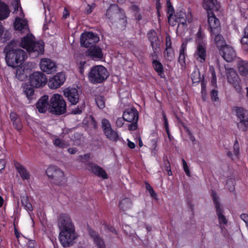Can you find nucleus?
Instances as JSON below:
<instances>
[{"mask_svg":"<svg viewBox=\"0 0 248 248\" xmlns=\"http://www.w3.org/2000/svg\"><path fill=\"white\" fill-rule=\"evenodd\" d=\"M199 38L195 50L193 54L194 59L198 62L204 63L206 61L207 57V51L205 41L203 40V37L200 38V33L197 34Z\"/></svg>","mask_w":248,"mask_h":248,"instance_id":"9","label":"nucleus"},{"mask_svg":"<svg viewBox=\"0 0 248 248\" xmlns=\"http://www.w3.org/2000/svg\"><path fill=\"white\" fill-rule=\"evenodd\" d=\"M13 124L17 131H20L22 128V124L20 119L13 122Z\"/></svg>","mask_w":248,"mask_h":248,"instance_id":"43","label":"nucleus"},{"mask_svg":"<svg viewBox=\"0 0 248 248\" xmlns=\"http://www.w3.org/2000/svg\"><path fill=\"white\" fill-rule=\"evenodd\" d=\"M76 149L74 148H70L68 149V152L71 154H74L76 152Z\"/></svg>","mask_w":248,"mask_h":248,"instance_id":"62","label":"nucleus"},{"mask_svg":"<svg viewBox=\"0 0 248 248\" xmlns=\"http://www.w3.org/2000/svg\"><path fill=\"white\" fill-rule=\"evenodd\" d=\"M10 117L12 123L20 119L18 115L13 112L10 113Z\"/></svg>","mask_w":248,"mask_h":248,"instance_id":"51","label":"nucleus"},{"mask_svg":"<svg viewBox=\"0 0 248 248\" xmlns=\"http://www.w3.org/2000/svg\"><path fill=\"white\" fill-rule=\"evenodd\" d=\"M106 16L108 18L113 19V18H120L122 20L123 23L126 22L125 16L122 10H120L118 5L116 4L111 5L107 9Z\"/></svg>","mask_w":248,"mask_h":248,"instance_id":"15","label":"nucleus"},{"mask_svg":"<svg viewBox=\"0 0 248 248\" xmlns=\"http://www.w3.org/2000/svg\"><path fill=\"white\" fill-rule=\"evenodd\" d=\"M70 13L69 11L65 8L63 12L62 17L63 18L66 19L69 16Z\"/></svg>","mask_w":248,"mask_h":248,"instance_id":"54","label":"nucleus"},{"mask_svg":"<svg viewBox=\"0 0 248 248\" xmlns=\"http://www.w3.org/2000/svg\"><path fill=\"white\" fill-rule=\"evenodd\" d=\"M94 7V5L93 4L92 5H88L86 9V13L88 14L91 13Z\"/></svg>","mask_w":248,"mask_h":248,"instance_id":"53","label":"nucleus"},{"mask_svg":"<svg viewBox=\"0 0 248 248\" xmlns=\"http://www.w3.org/2000/svg\"><path fill=\"white\" fill-rule=\"evenodd\" d=\"M153 66L158 74L161 76L163 72V67L161 63L157 60H155L153 62Z\"/></svg>","mask_w":248,"mask_h":248,"instance_id":"37","label":"nucleus"},{"mask_svg":"<svg viewBox=\"0 0 248 248\" xmlns=\"http://www.w3.org/2000/svg\"><path fill=\"white\" fill-rule=\"evenodd\" d=\"M5 166V162L3 160H0V171L2 170Z\"/></svg>","mask_w":248,"mask_h":248,"instance_id":"56","label":"nucleus"},{"mask_svg":"<svg viewBox=\"0 0 248 248\" xmlns=\"http://www.w3.org/2000/svg\"><path fill=\"white\" fill-rule=\"evenodd\" d=\"M137 128V125L135 124H133L129 126V129L130 130H134Z\"/></svg>","mask_w":248,"mask_h":248,"instance_id":"60","label":"nucleus"},{"mask_svg":"<svg viewBox=\"0 0 248 248\" xmlns=\"http://www.w3.org/2000/svg\"><path fill=\"white\" fill-rule=\"evenodd\" d=\"M63 94L72 105H76L79 100V92L75 88H67L63 90Z\"/></svg>","mask_w":248,"mask_h":248,"instance_id":"19","label":"nucleus"},{"mask_svg":"<svg viewBox=\"0 0 248 248\" xmlns=\"http://www.w3.org/2000/svg\"><path fill=\"white\" fill-rule=\"evenodd\" d=\"M148 39L151 43L152 48L155 52L159 47V41L156 32L154 30H150L147 33Z\"/></svg>","mask_w":248,"mask_h":248,"instance_id":"24","label":"nucleus"},{"mask_svg":"<svg viewBox=\"0 0 248 248\" xmlns=\"http://www.w3.org/2000/svg\"><path fill=\"white\" fill-rule=\"evenodd\" d=\"M31 85H28L27 83H24L23 85V91L24 94L29 100H31L33 98L34 89Z\"/></svg>","mask_w":248,"mask_h":248,"instance_id":"29","label":"nucleus"},{"mask_svg":"<svg viewBox=\"0 0 248 248\" xmlns=\"http://www.w3.org/2000/svg\"><path fill=\"white\" fill-rule=\"evenodd\" d=\"M215 42L220 54L226 62H231L235 59L236 57L235 50L232 46L226 44L221 35H216Z\"/></svg>","mask_w":248,"mask_h":248,"instance_id":"6","label":"nucleus"},{"mask_svg":"<svg viewBox=\"0 0 248 248\" xmlns=\"http://www.w3.org/2000/svg\"><path fill=\"white\" fill-rule=\"evenodd\" d=\"M241 43L242 45L243 46L244 48L248 49V37L247 36H243Z\"/></svg>","mask_w":248,"mask_h":248,"instance_id":"47","label":"nucleus"},{"mask_svg":"<svg viewBox=\"0 0 248 248\" xmlns=\"http://www.w3.org/2000/svg\"><path fill=\"white\" fill-rule=\"evenodd\" d=\"M211 96L212 100L216 101L218 99L217 92L215 90H213L211 93Z\"/></svg>","mask_w":248,"mask_h":248,"instance_id":"50","label":"nucleus"},{"mask_svg":"<svg viewBox=\"0 0 248 248\" xmlns=\"http://www.w3.org/2000/svg\"><path fill=\"white\" fill-rule=\"evenodd\" d=\"M166 48H172L170 38L169 36L166 38Z\"/></svg>","mask_w":248,"mask_h":248,"instance_id":"52","label":"nucleus"},{"mask_svg":"<svg viewBox=\"0 0 248 248\" xmlns=\"http://www.w3.org/2000/svg\"><path fill=\"white\" fill-rule=\"evenodd\" d=\"M31 71L30 64L25 63L17 69L16 77L19 80H23L27 77L28 74Z\"/></svg>","mask_w":248,"mask_h":248,"instance_id":"23","label":"nucleus"},{"mask_svg":"<svg viewBox=\"0 0 248 248\" xmlns=\"http://www.w3.org/2000/svg\"><path fill=\"white\" fill-rule=\"evenodd\" d=\"M191 79L194 83H197L201 80L200 72L198 71H194L191 74Z\"/></svg>","mask_w":248,"mask_h":248,"instance_id":"41","label":"nucleus"},{"mask_svg":"<svg viewBox=\"0 0 248 248\" xmlns=\"http://www.w3.org/2000/svg\"><path fill=\"white\" fill-rule=\"evenodd\" d=\"M29 81L31 86L39 88L46 85L47 82V78L43 73L35 72L30 76Z\"/></svg>","mask_w":248,"mask_h":248,"instance_id":"12","label":"nucleus"},{"mask_svg":"<svg viewBox=\"0 0 248 248\" xmlns=\"http://www.w3.org/2000/svg\"><path fill=\"white\" fill-rule=\"evenodd\" d=\"M233 154H232L231 152L228 153V155L232 159H234L235 158H238L239 154V144L237 140H235L233 147Z\"/></svg>","mask_w":248,"mask_h":248,"instance_id":"34","label":"nucleus"},{"mask_svg":"<svg viewBox=\"0 0 248 248\" xmlns=\"http://www.w3.org/2000/svg\"><path fill=\"white\" fill-rule=\"evenodd\" d=\"M41 70L47 74H51L57 70L56 63L51 60L47 58H43L40 62Z\"/></svg>","mask_w":248,"mask_h":248,"instance_id":"16","label":"nucleus"},{"mask_svg":"<svg viewBox=\"0 0 248 248\" xmlns=\"http://www.w3.org/2000/svg\"><path fill=\"white\" fill-rule=\"evenodd\" d=\"M238 68L241 75L246 76L248 74V62H247L242 60L239 61Z\"/></svg>","mask_w":248,"mask_h":248,"instance_id":"31","label":"nucleus"},{"mask_svg":"<svg viewBox=\"0 0 248 248\" xmlns=\"http://www.w3.org/2000/svg\"><path fill=\"white\" fill-rule=\"evenodd\" d=\"M124 121L125 120L124 119L123 116V118H118L116 122L117 126L121 127L124 125Z\"/></svg>","mask_w":248,"mask_h":248,"instance_id":"49","label":"nucleus"},{"mask_svg":"<svg viewBox=\"0 0 248 248\" xmlns=\"http://www.w3.org/2000/svg\"><path fill=\"white\" fill-rule=\"evenodd\" d=\"M163 119L164 120V124H165V128L166 129L169 128V124H168V122L167 121V117H166L165 114L164 113L163 114Z\"/></svg>","mask_w":248,"mask_h":248,"instance_id":"57","label":"nucleus"},{"mask_svg":"<svg viewBox=\"0 0 248 248\" xmlns=\"http://www.w3.org/2000/svg\"><path fill=\"white\" fill-rule=\"evenodd\" d=\"M187 44L184 42L181 46L179 52V56L178 57V62L180 63L181 68L184 69L186 67V53Z\"/></svg>","mask_w":248,"mask_h":248,"instance_id":"27","label":"nucleus"},{"mask_svg":"<svg viewBox=\"0 0 248 248\" xmlns=\"http://www.w3.org/2000/svg\"><path fill=\"white\" fill-rule=\"evenodd\" d=\"M138 140H139V146L140 147H142L143 146V143H142V140L140 137L138 138Z\"/></svg>","mask_w":248,"mask_h":248,"instance_id":"64","label":"nucleus"},{"mask_svg":"<svg viewBox=\"0 0 248 248\" xmlns=\"http://www.w3.org/2000/svg\"><path fill=\"white\" fill-rule=\"evenodd\" d=\"M146 188L149 191L151 196L155 198L156 197V193L153 189V187L150 186V185L147 183H146Z\"/></svg>","mask_w":248,"mask_h":248,"instance_id":"42","label":"nucleus"},{"mask_svg":"<svg viewBox=\"0 0 248 248\" xmlns=\"http://www.w3.org/2000/svg\"><path fill=\"white\" fill-rule=\"evenodd\" d=\"M123 115L125 121L128 122H137L139 117L138 112L134 108L126 109Z\"/></svg>","mask_w":248,"mask_h":248,"instance_id":"22","label":"nucleus"},{"mask_svg":"<svg viewBox=\"0 0 248 248\" xmlns=\"http://www.w3.org/2000/svg\"><path fill=\"white\" fill-rule=\"evenodd\" d=\"M203 7L207 12L211 10L217 11L220 7L217 0H203Z\"/></svg>","mask_w":248,"mask_h":248,"instance_id":"28","label":"nucleus"},{"mask_svg":"<svg viewBox=\"0 0 248 248\" xmlns=\"http://www.w3.org/2000/svg\"><path fill=\"white\" fill-rule=\"evenodd\" d=\"M233 111L239 120L237 126L239 129L242 131H246L248 125V116H247V111L243 108L241 107H234Z\"/></svg>","mask_w":248,"mask_h":248,"instance_id":"10","label":"nucleus"},{"mask_svg":"<svg viewBox=\"0 0 248 248\" xmlns=\"http://www.w3.org/2000/svg\"><path fill=\"white\" fill-rule=\"evenodd\" d=\"M82 108L81 107L79 108L78 107L75 110H72V113L74 114H79L82 112Z\"/></svg>","mask_w":248,"mask_h":248,"instance_id":"55","label":"nucleus"},{"mask_svg":"<svg viewBox=\"0 0 248 248\" xmlns=\"http://www.w3.org/2000/svg\"><path fill=\"white\" fill-rule=\"evenodd\" d=\"M104 133L106 137L110 140L116 141L120 140V137L118 133L113 130L112 127Z\"/></svg>","mask_w":248,"mask_h":248,"instance_id":"30","label":"nucleus"},{"mask_svg":"<svg viewBox=\"0 0 248 248\" xmlns=\"http://www.w3.org/2000/svg\"><path fill=\"white\" fill-rule=\"evenodd\" d=\"M16 41H12L8 44L4 49L5 60L9 66L15 68L21 65L26 59V53L18 47Z\"/></svg>","mask_w":248,"mask_h":248,"instance_id":"2","label":"nucleus"},{"mask_svg":"<svg viewBox=\"0 0 248 248\" xmlns=\"http://www.w3.org/2000/svg\"><path fill=\"white\" fill-rule=\"evenodd\" d=\"M95 99L96 104L99 108L103 109L105 107V100L103 96L96 95Z\"/></svg>","mask_w":248,"mask_h":248,"instance_id":"38","label":"nucleus"},{"mask_svg":"<svg viewBox=\"0 0 248 248\" xmlns=\"http://www.w3.org/2000/svg\"><path fill=\"white\" fill-rule=\"evenodd\" d=\"M209 70L212 74V82L213 84H216V81H217V78H216V73L215 72L214 68L213 66H210Z\"/></svg>","mask_w":248,"mask_h":248,"instance_id":"46","label":"nucleus"},{"mask_svg":"<svg viewBox=\"0 0 248 248\" xmlns=\"http://www.w3.org/2000/svg\"><path fill=\"white\" fill-rule=\"evenodd\" d=\"M16 169L23 180H28L30 178L29 173L25 168L21 164L16 165Z\"/></svg>","mask_w":248,"mask_h":248,"instance_id":"32","label":"nucleus"},{"mask_svg":"<svg viewBox=\"0 0 248 248\" xmlns=\"http://www.w3.org/2000/svg\"><path fill=\"white\" fill-rule=\"evenodd\" d=\"M87 53L88 56L94 61H99L103 58L102 49L97 46H94L89 48Z\"/></svg>","mask_w":248,"mask_h":248,"instance_id":"21","label":"nucleus"},{"mask_svg":"<svg viewBox=\"0 0 248 248\" xmlns=\"http://www.w3.org/2000/svg\"><path fill=\"white\" fill-rule=\"evenodd\" d=\"M14 13L16 15L14 27L16 31L21 33H28L29 31L28 21L24 18V14L20 5L19 0H15L13 3Z\"/></svg>","mask_w":248,"mask_h":248,"instance_id":"5","label":"nucleus"},{"mask_svg":"<svg viewBox=\"0 0 248 248\" xmlns=\"http://www.w3.org/2000/svg\"><path fill=\"white\" fill-rule=\"evenodd\" d=\"M243 36L248 37V25L244 29Z\"/></svg>","mask_w":248,"mask_h":248,"instance_id":"61","label":"nucleus"},{"mask_svg":"<svg viewBox=\"0 0 248 248\" xmlns=\"http://www.w3.org/2000/svg\"><path fill=\"white\" fill-rule=\"evenodd\" d=\"M46 173L48 177L53 179L58 184H60L65 180L63 172L55 166L48 167L46 170Z\"/></svg>","mask_w":248,"mask_h":248,"instance_id":"11","label":"nucleus"},{"mask_svg":"<svg viewBox=\"0 0 248 248\" xmlns=\"http://www.w3.org/2000/svg\"><path fill=\"white\" fill-rule=\"evenodd\" d=\"M65 79V75L64 73H58L49 79L48 85L51 89H57L63 84Z\"/></svg>","mask_w":248,"mask_h":248,"instance_id":"17","label":"nucleus"},{"mask_svg":"<svg viewBox=\"0 0 248 248\" xmlns=\"http://www.w3.org/2000/svg\"><path fill=\"white\" fill-rule=\"evenodd\" d=\"M207 16L209 29L212 34V37H214L215 39L216 36L218 35L216 34L220 30V22L215 15L211 12H207Z\"/></svg>","mask_w":248,"mask_h":248,"instance_id":"13","label":"nucleus"},{"mask_svg":"<svg viewBox=\"0 0 248 248\" xmlns=\"http://www.w3.org/2000/svg\"><path fill=\"white\" fill-rule=\"evenodd\" d=\"M34 40V37L31 34H28L22 38L20 45L26 49L32 57H36L43 53L44 45L42 41L35 42Z\"/></svg>","mask_w":248,"mask_h":248,"instance_id":"4","label":"nucleus"},{"mask_svg":"<svg viewBox=\"0 0 248 248\" xmlns=\"http://www.w3.org/2000/svg\"><path fill=\"white\" fill-rule=\"evenodd\" d=\"M164 56L168 60L170 61L174 57L173 51L172 48L165 49Z\"/></svg>","mask_w":248,"mask_h":248,"instance_id":"39","label":"nucleus"},{"mask_svg":"<svg viewBox=\"0 0 248 248\" xmlns=\"http://www.w3.org/2000/svg\"><path fill=\"white\" fill-rule=\"evenodd\" d=\"M58 226L61 230L59 239L63 247L72 245L77 237L75 227L68 215L61 214L58 219Z\"/></svg>","mask_w":248,"mask_h":248,"instance_id":"1","label":"nucleus"},{"mask_svg":"<svg viewBox=\"0 0 248 248\" xmlns=\"http://www.w3.org/2000/svg\"><path fill=\"white\" fill-rule=\"evenodd\" d=\"M53 142L55 146L61 148H66L70 144L68 141L58 138H55Z\"/></svg>","mask_w":248,"mask_h":248,"instance_id":"35","label":"nucleus"},{"mask_svg":"<svg viewBox=\"0 0 248 248\" xmlns=\"http://www.w3.org/2000/svg\"><path fill=\"white\" fill-rule=\"evenodd\" d=\"M128 203L130 204V202L127 200H124L120 202V205L123 208H125L124 204ZM125 208H126V207H125Z\"/></svg>","mask_w":248,"mask_h":248,"instance_id":"58","label":"nucleus"},{"mask_svg":"<svg viewBox=\"0 0 248 248\" xmlns=\"http://www.w3.org/2000/svg\"><path fill=\"white\" fill-rule=\"evenodd\" d=\"M90 234L91 236L93 237L94 242L96 244L98 248H105L104 245V242L99 238L98 236L94 231H90Z\"/></svg>","mask_w":248,"mask_h":248,"instance_id":"36","label":"nucleus"},{"mask_svg":"<svg viewBox=\"0 0 248 248\" xmlns=\"http://www.w3.org/2000/svg\"><path fill=\"white\" fill-rule=\"evenodd\" d=\"M51 111L56 114H63L66 111V102L63 97L59 94H54L50 99Z\"/></svg>","mask_w":248,"mask_h":248,"instance_id":"8","label":"nucleus"},{"mask_svg":"<svg viewBox=\"0 0 248 248\" xmlns=\"http://www.w3.org/2000/svg\"><path fill=\"white\" fill-rule=\"evenodd\" d=\"M108 77L107 69L102 65H97L91 68L88 74L89 81L93 84L101 83Z\"/></svg>","mask_w":248,"mask_h":248,"instance_id":"7","label":"nucleus"},{"mask_svg":"<svg viewBox=\"0 0 248 248\" xmlns=\"http://www.w3.org/2000/svg\"><path fill=\"white\" fill-rule=\"evenodd\" d=\"M99 40V37L92 32H84L80 37L81 45L86 47H90L91 45L98 42Z\"/></svg>","mask_w":248,"mask_h":248,"instance_id":"14","label":"nucleus"},{"mask_svg":"<svg viewBox=\"0 0 248 248\" xmlns=\"http://www.w3.org/2000/svg\"><path fill=\"white\" fill-rule=\"evenodd\" d=\"M128 146L131 149H134L135 147V143L129 140H128Z\"/></svg>","mask_w":248,"mask_h":248,"instance_id":"59","label":"nucleus"},{"mask_svg":"<svg viewBox=\"0 0 248 248\" xmlns=\"http://www.w3.org/2000/svg\"><path fill=\"white\" fill-rule=\"evenodd\" d=\"M49 107H50V104L48 103V96L47 95L43 96L36 103V108L39 112L41 113L45 112Z\"/></svg>","mask_w":248,"mask_h":248,"instance_id":"25","label":"nucleus"},{"mask_svg":"<svg viewBox=\"0 0 248 248\" xmlns=\"http://www.w3.org/2000/svg\"><path fill=\"white\" fill-rule=\"evenodd\" d=\"M182 162H183V169L184 170L185 172H186V175L188 176H190V171L189 170V169H188V166L186 164V162L184 159H182Z\"/></svg>","mask_w":248,"mask_h":248,"instance_id":"48","label":"nucleus"},{"mask_svg":"<svg viewBox=\"0 0 248 248\" xmlns=\"http://www.w3.org/2000/svg\"><path fill=\"white\" fill-rule=\"evenodd\" d=\"M211 194L216 209V212L218 218L219 223L220 224H226L227 223V220L223 215V209L219 202L218 196L214 191H212Z\"/></svg>","mask_w":248,"mask_h":248,"instance_id":"18","label":"nucleus"},{"mask_svg":"<svg viewBox=\"0 0 248 248\" xmlns=\"http://www.w3.org/2000/svg\"><path fill=\"white\" fill-rule=\"evenodd\" d=\"M21 203L25 209L28 212L33 210V207L27 196L24 195L21 197Z\"/></svg>","mask_w":248,"mask_h":248,"instance_id":"33","label":"nucleus"},{"mask_svg":"<svg viewBox=\"0 0 248 248\" xmlns=\"http://www.w3.org/2000/svg\"><path fill=\"white\" fill-rule=\"evenodd\" d=\"M226 70L228 81L233 85L238 92H240L241 86L239 83V78L236 71L232 68H226Z\"/></svg>","mask_w":248,"mask_h":248,"instance_id":"20","label":"nucleus"},{"mask_svg":"<svg viewBox=\"0 0 248 248\" xmlns=\"http://www.w3.org/2000/svg\"><path fill=\"white\" fill-rule=\"evenodd\" d=\"M86 62L85 61H81L78 63V68L81 74H83L85 67Z\"/></svg>","mask_w":248,"mask_h":248,"instance_id":"45","label":"nucleus"},{"mask_svg":"<svg viewBox=\"0 0 248 248\" xmlns=\"http://www.w3.org/2000/svg\"><path fill=\"white\" fill-rule=\"evenodd\" d=\"M226 186L230 191L234 189V180L233 179H229L226 183Z\"/></svg>","mask_w":248,"mask_h":248,"instance_id":"44","label":"nucleus"},{"mask_svg":"<svg viewBox=\"0 0 248 248\" xmlns=\"http://www.w3.org/2000/svg\"><path fill=\"white\" fill-rule=\"evenodd\" d=\"M87 169L99 177H102L103 179H107L108 178V175L105 171L102 168L96 165L89 163L88 165Z\"/></svg>","mask_w":248,"mask_h":248,"instance_id":"26","label":"nucleus"},{"mask_svg":"<svg viewBox=\"0 0 248 248\" xmlns=\"http://www.w3.org/2000/svg\"><path fill=\"white\" fill-rule=\"evenodd\" d=\"M168 11V22L171 26H175L177 23H179L178 29L185 27L188 23L193 21V16L191 11L189 9H183L177 11L175 15L173 14V9L170 5L169 1H167Z\"/></svg>","mask_w":248,"mask_h":248,"instance_id":"3","label":"nucleus"},{"mask_svg":"<svg viewBox=\"0 0 248 248\" xmlns=\"http://www.w3.org/2000/svg\"><path fill=\"white\" fill-rule=\"evenodd\" d=\"M201 86H202V95H203V90L205 89V85L203 82H202V83L201 84Z\"/></svg>","mask_w":248,"mask_h":248,"instance_id":"63","label":"nucleus"},{"mask_svg":"<svg viewBox=\"0 0 248 248\" xmlns=\"http://www.w3.org/2000/svg\"><path fill=\"white\" fill-rule=\"evenodd\" d=\"M102 128L104 133L111 128V125L108 120L104 119L102 121Z\"/></svg>","mask_w":248,"mask_h":248,"instance_id":"40","label":"nucleus"}]
</instances>
